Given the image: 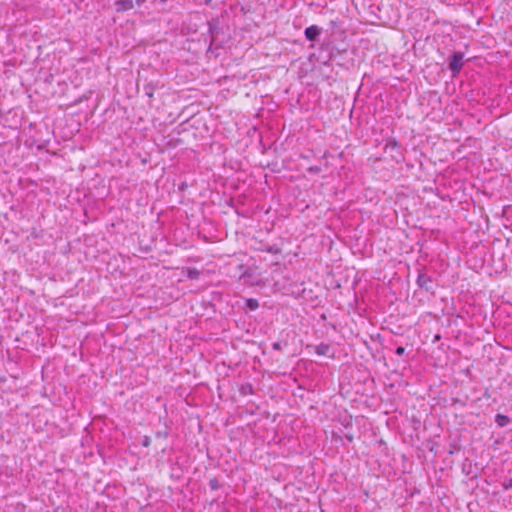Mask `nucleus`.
<instances>
[{"mask_svg":"<svg viewBox=\"0 0 512 512\" xmlns=\"http://www.w3.org/2000/svg\"><path fill=\"white\" fill-rule=\"evenodd\" d=\"M200 272L196 268H188L187 277L189 279L195 280L198 279Z\"/></svg>","mask_w":512,"mask_h":512,"instance_id":"ddd939ff","label":"nucleus"},{"mask_svg":"<svg viewBox=\"0 0 512 512\" xmlns=\"http://www.w3.org/2000/svg\"><path fill=\"white\" fill-rule=\"evenodd\" d=\"M412 50L415 51L416 50V43L412 44Z\"/></svg>","mask_w":512,"mask_h":512,"instance_id":"4be33fe9","label":"nucleus"},{"mask_svg":"<svg viewBox=\"0 0 512 512\" xmlns=\"http://www.w3.org/2000/svg\"><path fill=\"white\" fill-rule=\"evenodd\" d=\"M404 352H405V348L404 347L399 346V347L396 348V354L402 355V354H404Z\"/></svg>","mask_w":512,"mask_h":512,"instance_id":"6ab92c4d","label":"nucleus"},{"mask_svg":"<svg viewBox=\"0 0 512 512\" xmlns=\"http://www.w3.org/2000/svg\"><path fill=\"white\" fill-rule=\"evenodd\" d=\"M146 0H136L138 6L142 5Z\"/></svg>","mask_w":512,"mask_h":512,"instance_id":"aec40b11","label":"nucleus"},{"mask_svg":"<svg viewBox=\"0 0 512 512\" xmlns=\"http://www.w3.org/2000/svg\"><path fill=\"white\" fill-rule=\"evenodd\" d=\"M307 170L310 173L318 174L321 171V167L320 166H311Z\"/></svg>","mask_w":512,"mask_h":512,"instance_id":"2eb2a0df","label":"nucleus"},{"mask_svg":"<svg viewBox=\"0 0 512 512\" xmlns=\"http://www.w3.org/2000/svg\"><path fill=\"white\" fill-rule=\"evenodd\" d=\"M245 307L251 311L259 308V302L257 299L249 298L245 300Z\"/></svg>","mask_w":512,"mask_h":512,"instance_id":"9d476101","label":"nucleus"},{"mask_svg":"<svg viewBox=\"0 0 512 512\" xmlns=\"http://www.w3.org/2000/svg\"><path fill=\"white\" fill-rule=\"evenodd\" d=\"M114 5L118 13L131 10L134 7L132 0H117Z\"/></svg>","mask_w":512,"mask_h":512,"instance_id":"39448f33","label":"nucleus"},{"mask_svg":"<svg viewBox=\"0 0 512 512\" xmlns=\"http://www.w3.org/2000/svg\"><path fill=\"white\" fill-rule=\"evenodd\" d=\"M346 438L350 442L353 441V436L352 435H346Z\"/></svg>","mask_w":512,"mask_h":512,"instance_id":"412c9836","label":"nucleus"},{"mask_svg":"<svg viewBox=\"0 0 512 512\" xmlns=\"http://www.w3.org/2000/svg\"><path fill=\"white\" fill-rule=\"evenodd\" d=\"M321 33L322 28L318 27L317 25H311L304 31L306 39L311 42L317 41Z\"/></svg>","mask_w":512,"mask_h":512,"instance_id":"f03ea898","label":"nucleus"},{"mask_svg":"<svg viewBox=\"0 0 512 512\" xmlns=\"http://www.w3.org/2000/svg\"><path fill=\"white\" fill-rule=\"evenodd\" d=\"M239 392L242 396L251 395L254 393L253 385L250 383L242 384Z\"/></svg>","mask_w":512,"mask_h":512,"instance_id":"6e6552de","label":"nucleus"},{"mask_svg":"<svg viewBox=\"0 0 512 512\" xmlns=\"http://www.w3.org/2000/svg\"><path fill=\"white\" fill-rule=\"evenodd\" d=\"M331 351V346L327 343H320L315 346V352L320 356H328Z\"/></svg>","mask_w":512,"mask_h":512,"instance_id":"0eeeda50","label":"nucleus"},{"mask_svg":"<svg viewBox=\"0 0 512 512\" xmlns=\"http://www.w3.org/2000/svg\"><path fill=\"white\" fill-rule=\"evenodd\" d=\"M384 152L388 154L392 159L398 161V156L400 155L399 146L396 141H388L385 144Z\"/></svg>","mask_w":512,"mask_h":512,"instance_id":"7ed1b4c3","label":"nucleus"},{"mask_svg":"<svg viewBox=\"0 0 512 512\" xmlns=\"http://www.w3.org/2000/svg\"><path fill=\"white\" fill-rule=\"evenodd\" d=\"M141 444L144 447H149L151 444V438L149 436H144Z\"/></svg>","mask_w":512,"mask_h":512,"instance_id":"dca6fc26","label":"nucleus"},{"mask_svg":"<svg viewBox=\"0 0 512 512\" xmlns=\"http://www.w3.org/2000/svg\"><path fill=\"white\" fill-rule=\"evenodd\" d=\"M208 26H209V34L211 35L212 37V40L210 42V47L213 45L214 43V38L215 36L219 33L220 31V28L218 26V22L217 21H210L208 23Z\"/></svg>","mask_w":512,"mask_h":512,"instance_id":"423d86ee","label":"nucleus"},{"mask_svg":"<svg viewBox=\"0 0 512 512\" xmlns=\"http://www.w3.org/2000/svg\"><path fill=\"white\" fill-rule=\"evenodd\" d=\"M510 419L508 416L506 415H503V414H497L495 416V422L497 423V425L499 427H504L506 426L508 423H509Z\"/></svg>","mask_w":512,"mask_h":512,"instance_id":"1a4fd4ad","label":"nucleus"},{"mask_svg":"<svg viewBox=\"0 0 512 512\" xmlns=\"http://www.w3.org/2000/svg\"><path fill=\"white\" fill-rule=\"evenodd\" d=\"M464 64V54L456 51L449 57L448 68L453 76H456L462 69Z\"/></svg>","mask_w":512,"mask_h":512,"instance_id":"f257e3e1","label":"nucleus"},{"mask_svg":"<svg viewBox=\"0 0 512 512\" xmlns=\"http://www.w3.org/2000/svg\"><path fill=\"white\" fill-rule=\"evenodd\" d=\"M209 487L211 490H218L220 488V483L217 478H212L209 480Z\"/></svg>","mask_w":512,"mask_h":512,"instance_id":"4468645a","label":"nucleus"},{"mask_svg":"<svg viewBox=\"0 0 512 512\" xmlns=\"http://www.w3.org/2000/svg\"><path fill=\"white\" fill-rule=\"evenodd\" d=\"M502 487L505 489V490H508L510 488H512V478L509 479L508 481H505L502 483Z\"/></svg>","mask_w":512,"mask_h":512,"instance_id":"f3484780","label":"nucleus"},{"mask_svg":"<svg viewBox=\"0 0 512 512\" xmlns=\"http://www.w3.org/2000/svg\"><path fill=\"white\" fill-rule=\"evenodd\" d=\"M262 251H265L267 253L277 255L281 253V248L277 245H270L262 249Z\"/></svg>","mask_w":512,"mask_h":512,"instance_id":"f8f14e48","label":"nucleus"},{"mask_svg":"<svg viewBox=\"0 0 512 512\" xmlns=\"http://www.w3.org/2000/svg\"><path fill=\"white\" fill-rule=\"evenodd\" d=\"M272 348H273L274 350H277V351H281V350H282V346H281L280 342H274V343L272 344Z\"/></svg>","mask_w":512,"mask_h":512,"instance_id":"a211bd4d","label":"nucleus"},{"mask_svg":"<svg viewBox=\"0 0 512 512\" xmlns=\"http://www.w3.org/2000/svg\"><path fill=\"white\" fill-rule=\"evenodd\" d=\"M433 287L434 282L430 278L426 277L422 273H418V288L425 289L426 292H429Z\"/></svg>","mask_w":512,"mask_h":512,"instance_id":"20e7f679","label":"nucleus"},{"mask_svg":"<svg viewBox=\"0 0 512 512\" xmlns=\"http://www.w3.org/2000/svg\"><path fill=\"white\" fill-rule=\"evenodd\" d=\"M156 86L153 83H147L144 85L143 90L146 96L149 98L153 97Z\"/></svg>","mask_w":512,"mask_h":512,"instance_id":"9b49d317","label":"nucleus"}]
</instances>
